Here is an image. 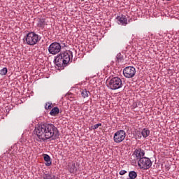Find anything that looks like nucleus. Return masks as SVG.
Here are the masks:
<instances>
[{"label": "nucleus", "mask_w": 179, "mask_h": 179, "mask_svg": "<svg viewBox=\"0 0 179 179\" xmlns=\"http://www.w3.org/2000/svg\"><path fill=\"white\" fill-rule=\"evenodd\" d=\"M73 57L71 51L66 50L62 52L55 57V64L58 68H64V66L68 65L69 62H71V59H72Z\"/></svg>", "instance_id": "obj_2"}, {"label": "nucleus", "mask_w": 179, "mask_h": 179, "mask_svg": "<svg viewBox=\"0 0 179 179\" xmlns=\"http://www.w3.org/2000/svg\"><path fill=\"white\" fill-rule=\"evenodd\" d=\"M68 170L69 173L71 174H73L76 173L77 169H76V165L73 162H69L68 164Z\"/></svg>", "instance_id": "obj_11"}, {"label": "nucleus", "mask_w": 179, "mask_h": 179, "mask_svg": "<svg viewBox=\"0 0 179 179\" xmlns=\"http://www.w3.org/2000/svg\"><path fill=\"white\" fill-rule=\"evenodd\" d=\"M41 40V36L36 32H29L24 38V44L28 45H36Z\"/></svg>", "instance_id": "obj_3"}, {"label": "nucleus", "mask_w": 179, "mask_h": 179, "mask_svg": "<svg viewBox=\"0 0 179 179\" xmlns=\"http://www.w3.org/2000/svg\"><path fill=\"white\" fill-rule=\"evenodd\" d=\"M81 96L83 97V99H86V97H89V94H90V92H89L87 90H80Z\"/></svg>", "instance_id": "obj_17"}, {"label": "nucleus", "mask_w": 179, "mask_h": 179, "mask_svg": "<svg viewBox=\"0 0 179 179\" xmlns=\"http://www.w3.org/2000/svg\"><path fill=\"white\" fill-rule=\"evenodd\" d=\"M82 1H83L84 2L86 1V0H82Z\"/></svg>", "instance_id": "obj_24"}, {"label": "nucleus", "mask_w": 179, "mask_h": 179, "mask_svg": "<svg viewBox=\"0 0 179 179\" xmlns=\"http://www.w3.org/2000/svg\"><path fill=\"white\" fill-rule=\"evenodd\" d=\"M45 110H51L52 108V103L48 102L45 106Z\"/></svg>", "instance_id": "obj_20"}, {"label": "nucleus", "mask_w": 179, "mask_h": 179, "mask_svg": "<svg viewBox=\"0 0 179 179\" xmlns=\"http://www.w3.org/2000/svg\"><path fill=\"white\" fill-rule=\"evenodd\" d=\"M166 1H171V0H166Z\"/></svg>", "instance_id": "obj_25"}, {"label": "nucleus", "mask_w": 179, "mask_h": 179, "mask_svg": "<svg viewBox=\"0 0 179 179\" xmlns=\"http://www.w3.org/2000/svg\"><path fill=\"white\" fill-rule=\"evenodd\" d=\"M99 127H101V123H98V124L94 125V128L95 129H97V128H99Z\"/></svg>", "instance_id": "obj_22"}, {"label": "nucleus", "mask_w": 179, "mask_h": 179, "mask_svg": "<svg viewBox=\"0 0 179 179\" xmlns=\"http://www.w3.org/2000/svg\"><path fill=\"white\" fill-rule=\"evenodd\" d=\"M119 174H120V176H124V174H127V171H125V170H121V171L119 172Z\"/></svg>", "instance_id": "obj_21"}, {"label": "nucleus", "mask_w": 179, "mask_h": 179, "mask_svg": "<svg viewBox=\"0 0 179 179\" xmlns=\"http://www.w3.org/2000/svg\"><path fill=\"white\" fill-rule=\"evenodd\" d=\"M141 135H142L143 138L146 139V138H148V136H149L150 135V130H149V129H148V128L143 129L141 130Z\"/></svg>", "instance_id": "obj_13"}, {"label": "nucleus", "mask_w": 179, "mask_h": 179, "mask_svg": "<svg viewBox=\"0 0 179 179\" xmlns=\"http://www.w3.org/2000/svg\"><path fill=\"white\" fill-rule=\"evenodd\" d=\"M138 166L140 167L141 170H148L150 167H152V161L145 157L141 158L138 162Z\"/></svg>", "instance_id": "obj_5"}, {"label": "nucleus", "mask_w": 179, "mask_h": 179, "mask_svg": "<svg viewBox=\"0 0 179 179\" xmlns=\"http://www.w3.org/2000/svg\"><path fill=\"white\" fill-rule=\"evenodd\" d=\"M118 24L121 26H127L129 23V20L127 18V16L124 15H119L116 17Z\"/></svg>", "instance_id": "obj_10"}, {"label": "nucleus", "mask_w": 179, "mask_h": 179, "mask_svg": "<svg viewBox=\"0 0 179 179\" xmlns=\"http://www.w3.org/2000/svg\"><path fill=\"white\" fill-rule=\"evenodd\" d=\"M45 20L43 18H40L38 20L37 26L38 27H40L41 29H44L45 27Z\"/></svg>", "instance_id": "obj_14"}, {"label": "nucleus", "mask_w": 179, "mask_h": 179, "mask_svg": "<svg viewBox=\"0 0 179 179\" xmlns=\"http://www.w3.org/2000/svg\"><path fill=\"white\" fill-rule=\"evenodd\" d=\"M122 59H123L122 55H121V53H118L116 56L117 62H121Z\"/></svg>", "instance_id": "obj_19"}, {"label": "nucleus", "mask_w": 179, "mask_h": 179, "mask_svg": "<svg viewBox=\"0 0 179 179\" xmlns=\"http://www.w3.org/2000/svg\"><path fill=\"white\" fill-rule=\"evenodd\" d=\"M127 137V133L124 130L117 131L113 136V141L115 143H121L124 142L125 138Z\"/></svg>", "instance_id": "obj_6"}, {"label": "nucleus", "mask_w": 179, "mask_h": 179, "mask_svg": "<svg viewBox=\"0 0 179 179\" xmlns=\"http://www.w3.org/2000/svg\"><path fill=\"white\" fill-rule=\"evenodd\" d=\"M106 85L110 90H118V89H121V87L124 86V84H122V80L118 77H113L107 80Z\"/></svg>", "instance_id": "obj_4"}, {"label": "nucleus", "mask_w": 179, "mask_h": 179, "mask_svg": "<svg viewBox=\"0 0 179 179\" xmlns=\"http://www.w3.org/2000/svg\"><path fill=\"white\" fill-rule=\"evenodd\" d=\"M43 159L45 161V166H50L51 164H52V161H51V157L50 155L47 154L43 155Z\"/></svg>", "instance_id": "obj_12"}, {"label": "nucleus", "mask_w": 179, "mask_h": 179, "mask_svg": "<svg viewBox=\"0 0 179 179\" xmlns=\"http://www.w3.org/2000/svg\"><path fill=\"white\" fill-rule=\"evenodd\" d=\"M48 51L52 55H57L61 52V43L57 42L52 43L48 47Z\"/></svg>", "instance_id": "obj_7"}, {"label": "nucleus", "mask_w": 179, "mask_h": 179, "mask_svg": "<svg viewBox=\"0 0 179 179\" xmlns=\"http://www.w3.org/2000/svg\"><path fill=\"white\" fill-rule=\"evenodd\" d=\"M37 142H45L48 139H57L58 138V129L52 124L44 123L35 127Z\"/></svg>", "instance_id": "obj_1"}, {"label": "nucleus", "mask_w": 179, "mask_h": 179, "mask_svg": "<svg viewBox=\"0 0 179 179\" xmlns=\"http://www.w3.org/2000/svg\"><path fill=\"white\" fill-rule=\"evenodd\" d=\"M6 73H8V68L3 67L1 70H0V75H1V76H5Z\"/></svg>", "instance_id": "obj_18"}, {"label": "nucleus", "mask_w": 179, "mask_h": 179, "mask_svg": "<svg viewBox=\"0 0 179 179\" xmlns=\"http://www.w3.org/2000/svg\"><path fill=\"white\" fill-rule=\"evenodd\" d=\"M133 156L136 160H141L145 156V150H142V148H137L134 151Z\"/></svg>", "instance_id": "obj_9"}, {"label": "nucleus", "mask_w": 179, "mask_h": 179, "mask_svg": "<svg viewBox=\"0 0 179 179\" xmlns=\"http://www.w3.org/2000/svg\"><path fill=\"white\" fill-rule=\"evenodd\" d=\"M138 177V173L135 171H131L129 172V178L127 179H136Z\"/></svg>", "instance_id": "obj_16"}, {"label": "nucleus", "mask_w": 179, "mask_h": 179, "mask_svg": "<svg viewBox=\"0 0 179 179\" xmlns=\"http://www.w3.org/2000/svg\"><path fill=\"white\" fill-rule=\"evenodd\" d=\"M136 73V69L134 66H127L123 69V75L125 78H134Z\"/></svg>", "instance_id": "obj_8"}, {"label": "nucleus", "mask_w": 179, "mask_h": 179, "mask_svg": "<svg viewBox=\"0 0 179 179\" xmlns=\"http://www.w3.org/2000/svg\"><path fill=\"white\" fill-rule=\"evenodd\" d=\"M90 131L94 130V129H94V126L90 127Z\"/></svg>", "instance_id": "obj_23"}, {"label": "nucleus", "mask_w": 179, "mask_h": 179, "mask_svg": "<svg viewBox=\"0 0 179 179\" xmlns=\"http://www.w3.org/2000/svg\"><path fill=\"white\" fill-rule=\"evenodd\" d=\"M50 115L52 117H55V115H57V114H59V108L58 107H55L53 108L50 112Z\"/></svg>", "instance_id": "obj_15"}]
</instances>
